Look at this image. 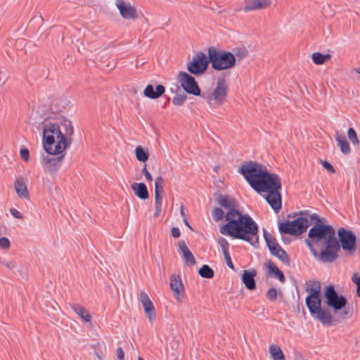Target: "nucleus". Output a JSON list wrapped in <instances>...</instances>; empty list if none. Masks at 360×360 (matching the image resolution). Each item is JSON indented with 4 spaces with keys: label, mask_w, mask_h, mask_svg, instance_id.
<instances>
[{
    "label": "nucleus",
    "mask_w": 360,
    "mask_h": 360,
    "mask_svg": "<svg viewBox=\"0 0 360 360\" xmlns=\"http://www.w3.org/2000/svg\"><path fill=\"white\" fill-rule=\"evenodd\" d=\"M43 125L42 146L47 153L41 164L46 173L55 175L64 158L62 155L72 142L74 127L68 119L60 117L54 122L45 121Z\"/></svg>",
    "instance_id": "nucleus-1"
},
{
    "label": "nucleus",
    "mask_w": 360,
    "mask_h": 360,
    "mask_svg": "<svg viewBox=\"0 0 360 360\" xmlns=\"http://www.w3.org/2000/svg\"><path fill=\"white\" fill-rule=\"evenodd\" d=\"M240 174L257 193H266L264 198L275 212L281 209V179L276 174L269 173L266 167L250 161L240 168Z\"/></svg>",
    "instance_id": "nucleus-2"
},
{
    "label": "nucleus",
    "mask_w": 360,
    "mask_h": 360,
    "mask_svg": "<svg viewBox=\"0 0 360 360\" xmlns=\"http://www.w3.org/2000/svg\"><path fill=\"white\" fill-rule=\"evenodd\" d=\"M305 243L313 256L321 262L330 263L338 257L340 245L330 226L316 224L309 229Z\"/></svg>",
    "instance_id": "nucleus-3"
},
{
    "label": "nucleus",
    "mask_w": 360,
    "mask_h": 360,
    "mask_svg": "<svg viewBox=\"0 0 360 360\" xmlns=\"http://www.w3.org/2000/svg\"><path fill=\"white\" fill-rule=\"evenodd\" d=\"M225 218L226 223L219 228L221 234L255 244L258 238V226L248 214L231 210L226 212Z\"/></svg>",
    "instance_id": "nucleus-4"
},
{
    "label": "nucleus",
    "mask_w": 360,
    "mask_h": 360,
    "mask_svg": "<svg viewBox=\"0 0 360 360\" xmlns=\"http://www.w3.org/2000/svg\"><path fill=\"white\" fill-rule=\"evenodd\" d=\"M229 86L225 78L219 77L212 91L204 93L202 98L212 110H217L224 104L228 97Z\"/></svg>",
    "instance_id": "nucleus-5"
},
{
    "label": "nucleus",
    "mask_w": 360,
    "mask_h": 360,
    "mask_svg": "<svg viewBox=\"0 0 360 360\" xmlns=\"http://www.w3.org/2000/svg\"><path fill=\"white\" fill-rule=\"evenodd\" d=\"M311 220L319 221L318 215L316 214H309L301 212L295 219L281 223L279 231L285 234L299 236L307 230Z\"/></svg>",
    "instance_id": "nucleus-6"
},
{
    "label": "nucleus",
    "mask_w": 360,
    "mask_h": 360,
    "mask_svg": "<svg viewBox=\"0 0 360 360\" xmlns=\"http://www.w3.org/2000/svg\"><path fill=\"white\" fill-rule=\"evenodd\" d=\"M207 53L212 68L215 70H231L236 66V57L231 51L210 47Z\"/></svg>",
    "instance_id": "nucleus-7"
},
{
    "label": "nucleus",
    "mask_w": 360,
    "mask_h": 360,
    "mask_svg": "<svg viewBox=\"0 0 360 360\" xmlns=\"http://www.w3.org/2000/svg\"><path fill=\"white\" fill-rule=\"evenodd\" d=\"M325 302L328 307H330L334 312L344 309L340 314L342 318L345 319L351 316V311L345 308L347 300L342 295H339L335 290L333 285H328L324 290Z\"/></svg>",
    "instance_id": "nucleus-8"
},
{
    "label": "nucleus",
    "mask_w": 360,
    "mask_h": 360,
    "mask_svg": "<svg viewBox=\"0 0 360 360\" xmlns=\"http://www.w3.org/2000/svg\"><path fill=\"white\" fill-rule=\"evenodd\" d=\"M209 62L205 54L202 52H199L193 57L190 62L187 63L186 68L191 74L201 75L207 69Z\"/></svg>",
    "instance_id": "nucleus-9"
},
{
    "label": "nucleus",
    "mask_w": 360,
    "mask_h": 360,
    "mask_svg": "<svg viewBox=\"0 0 360 360\" xmlns=\"http://www.w3.org/2000/svg\"><path fill=\"white\" fill-rule=\"evenodd\" d=\"M176 80L188 94L194 96H200L201 91L194 77L186 72H179Z\"/></svg>",
    "instance_id": "nucleus-10"
},
{
    "label": "nucleus",
    "mask_w": 360,
    "mask_h": 360,
    "mask_svg": "<svg viewBox=\"0 0 360 360\" xmlns=\"http://www.w3.org/2000/svg\"><path fill=\"white\" fill-rule=\"evenodd\" d=\"M338 233L342 250L345 251L347 254H353L356 250V236L354 233L342 228L338 230Z\"/></svg>",
    "instance_id": "nucleus-11"
},
{
    "label": "nucleus",
    "mask_w": 360,
    "mask_h": 360,
    "mask_svg": "<svg viewBox=\"0 0 360 360\" xmlns=\"http://www.w3.org/2000/svg\"><path fill=\"white\" fill-rule=\"evenodd\" d=\"M264 237L271 253L274 256L278 257L283 263L288 264V256L287 253L282 249V248L277 243L276 240L269 233L266 232L264 233Z\"/></svg>",
    "instance_id": "nucleus-12"
},
{
    "label": "nucleus",
    "mask_w": 360,
    "mask_h": 360,
    "mask_svg": "<svg viewBox=\"0 0 360 360\" xmlns=\"http://www.w3.org/2000/svg\"><path fill=\"white\" fill-rule=\"evenodd\" d=\"M115 6L122 18L131 20H135L138 18L136 8L131 3L124 0H116Z\"/></svg>",
    "instance_id": "nucleus-13"
},
{
    "label": "nucleus",
    "mask_w": 360,
    "mask_h": 360,
    "mask_svg": "<svg viewBox=\"0 0 360 360\" xmlns=\"http://www.w3.org/2000/svg\"><path fill=\"white\" fill-rule=\"evenodd\" d=\"M139 300L143 307L144 312L148 319V321L152 323L156 319V311L155 307L149 298L148 295L144 291H141L139 295Z\"/></svg>",
    "instance_id": "nucleus-14"
},
{
    "label": "nucleus",
    "mask_w": 360,
    "mask_h": 360,
    "mask_svg": "<svg viewBox=\"0 0 360 360\" xmlns=\"http://www.w3.org/2000/svg\"><path fill=\"white\" fill-rule=\"evenodd\" d=\"M271 4V0H245L244 11L248 12L264 10L269 7Z\"/></svg>",
    "instance_id": "nucleus-15"
},
{
    "label": "nucleus",
    "mask_w": 360,
    "mask_h": 360,
    "mask_svg": "<svg viewBox=\"0 0 360 360\" xmlns=\"http://www.w3.org/2000/svg\"><path fill=\"white\" fill-rule=\"evenodd\" d=\"M305 303L310 314L314 315L321 307V295H308Z\"/></svg>",
    "instance_id": "nucleus-16"
},
{
    "label": "nucleus",
    "mask_w": 360,
    "mask_h": 360,
    "mask_svg": "<svg viewBox=\"0 0 360 360\" xmlns=\"http://www.w3.org/2000/svg\"><path fill=\"white\" fill-rule=\"evenodd\" d=\"M169 285L174 296L179 300L181 294L184 292V286L180 276L172 275L170 278Z\"/></svg>",
    "instance_id": "nucleus-17"
},
{
    "label": "nucleus",
    "mask_w": 360,
    "mask_h": 360,
    "mask_svg": "<svg viewBox=\"0 0 360 360\" xmlns=\"http://www.w3.org/2000/svg\"><path fill=\"white\" fill-rule=\"evenodd\" d=\"M13 186L15 193L20 198L27 200L30 199L29 191L22 177L15 178Z\"/></svg>",
    "instance_id": "nucleus-18"
},
{
    "label": "nucleus",
    "mask_w": 360,
    "mask_h": 360,
    "mask_svg": "<svg viewBox=\"0 0 360 360\" xmlns=\"http://www.w3.org/2000/svg\"><path fill=\"white\" fill-rule=\"evenodd\" d=\"M178 247L179 249V252L184 257L186 264L189 266H193L195 264V259L191 251L188 249L187 245L186 244V242L184 240H179L178 242Z\"/></svg>",
    "instance_id": "nucleus-19"
},
{
    "label": "nucleus",
    "mask_w": 360,
    "mask_h": 360,
    "mask_svg": "<svg viewBox=\"0 0 360 360\" xmlns=\"http://www.w3.org/2000/svg\"><path fill=\"white\" fill-rule=\"evenodd\" d=\"M165 91V87L159 84L156 86L155 91L154 90V87L151 84H148L144 89L143 94L145 96L150 98H158L161 96Z\"/></svg>",
    "instance_id": "nucleus-20"
},
{
    "label": "nucleus",
    "mask_w": 360,
    "mask_h": 360,
    "mask_svg": "<svg viewBox=\"0 0 360 360\" xmlns=\"http://www.w3.org/2000/svg\"><path fill=\"white\" fill-rule=\"evenodd\" d=\"M256 275L255 271L244 270L242 274V281L245 287L250 290L255 288V276Z\"/></svg>",
    "instance_id": "nucleus-21"
},
{
    "label": "nucleus",
    "mask_w": 360,
    "mask_h": 360,
    "mask_svg": "<svg viewBox=\"0 0 360 360\" xmlns=\"http://www.w3.org/2000/svg\"><path fill=\"white\" fill-rule=\"evenodd\" d=\"M266 267L269 276L277 278L281 283L285 282V278L283 273L276 266L274 263L269 261L266 264Z\"/></svg>",
    "instance_id": "nucleus-22"
},
{
    "label": "nucleus",
    "mask_w": 360,
    "mask_h": 360,
    "mask_svg": "<svg viewBox=\"0 0 360 360\" xmlns=\"http://www.w3.org/2000/svg\"><path fill=\"white\" fill-rule=\"evenodd\" d=\"M316 318L323 324V325H332L333 323V316L330 311L327 309H319V311H316L314 314Z\"/></svg>",
    "instance_id": "nucleus-23"
},
{
    "label": "nucleus",
    "mask_w": 360,
    "mask_h": 360,
    "mask_svg": "<svg viewBox=\"0 0 360 360\" xmlns=\"http://www.w3.org/2000/svg\"><path fill=\"white\" fill-rule=\"evenodd\" d=\"M131 189L134 194L141 200H146L148 198V191L146 186L143 183H134L131 185Z\"/></svg>",
    "instance_id": "nucleus-24"
},
{
    "label": "nucleus",
    "mask_w": 360,
    "mask_h": 360,
    "mask_svg": "<svg viewBox=\"0 0 360 360\" xmlns=\"http://www.w3.org/2000/svg\"><path fill=\"white\" fill-rule=\"evenodd\" d=\"M218 203L223 207L228 209L229 210H236V200L229 196L225 195H221L218 198Z\"/></svg>",
    "instance_id": "nucleus-25"
},
{
    "label": "nucleus",
    "mask_w": 360,
    "mask_h": 360,
    "mask_svg": "<svg viewBox=\"0 0 360 360\" xmlns=\"http://www.w3.org/2000/svg\"><path fill=\"white\" fill-rule=\"evenodd\" d=\"M72 309L78 316L81 318L85 322H90L91 320V316L89 311L83 306L79 304H74Z\"/></svg>",
    "instance_id": "nucleus-26"
},
{
    "label": "nucleus",
    "mask_w": 360,
    "mask_h": 360,
    "mask_svg": "<svg viewBox=\"0 0 360 360\" xmlns=\"http://www.w3.org/2000/svg\"><path fill=\"white\" fill-rule=\"evenodd\" d=\"M335 140L338 142V144L340 146V150L342 153L349 154L351 152L350 146L343 135L336 132Z\"/></svg>",
    "instance_id": "nucleus-27"
},
{
    "label": "nucleus",
    "mask_w": 360,
    "mask_h": 360,
    "mask_svg": "<svg viewBox=\"0 0 360 360\" xmlns=\"http://www.w3.org/2000/svg\"><path fill=\"white\" fill-rule=\"evenodd\" d=\"M305 291L309 295H321V283L317 281H309L306 283Z\"/></svg>",
    "instance_id": "nucleus-28"
},
{
    "label": "nucleus",
    "mask_w": 360,
    "mask_h": 360,
    "mask_svg": "<svg viewBox=\"0 0 360 360\" xmlns=\"http://www.w3.org/2000/svg\"><path fill=\"white\" fill-rule=\"evenodd\" d=\"M70 105V101L68 99H63L61 101L55 100L52 102L50 110L53 112H60L68 108Z\"/></svg>",
    "instance_id": "nucleus-29"
},
{
    "label": "nucleus",
    "mask_w": 360,
    "mask_h": 360,
    "mask_svg": "<svg viewBox=\"0 0 360 360\" xmlns=\"http://www.w3.org/2000/svg\"><path fill=\"white\" fill-rule=\"evenodd\" d=\"M269 352L273 360H285L284 354L278 345H269Z\"/></svg>",
    "instance_id": "nucleus-30"
},
{
    "label": "nucleus",
    "mask_w": 360,
    "mask_h": 360,
    "mask_svg": "<svg viewBox=\"0 0 360 360\" xmlns=\"http://www.w3.org/2000/svg\"><path fill=\"white\" fill-rule=\"evenodd\" d=\"M330 58L331 56L330 54H323L320 52H315L311 55L313 63L317 65L324 64L326 62L328 61Z\"/></svg>",
    "instance_id": "nucleus-31"
},
{
    "label": "nucleus",
    "mask_w": 360,
    "mask_h": 360,
    "mask_svg": "<svg viewBox=\"0 0 360 360\" xmlns=\"http://www.w3.org/2000/svg\"><path fill=\"white\" fill-rule=\"evenodd\" d=\"M135 155L136 159L140 161L145 162L148 160L149 154L148 153L143 149V148L141 146H138L135 148Z\"/></svg>",
    "instance_id": "nucleus-32"
},
{
    "label": "nucleus",
    "mask_w": 360,
    "mask_h": 360,
    "mask_svg": "<svg viewBox=\"0 0 360 360\" xmlns=\"http://www.w3.org/2000/svg\"><path fill=\"white\" fill-rule=\"evenodd\" d=\"M198 274L201 277L205 278H212L214 276V271L207 264H204L199 269Z\"/></svg>",
    "instance_id": "nucleus-33"
},
{
    "label": "nucleus",
    "mask_w": 360,
    "mask_h": 360,
    "mask_svg": "<svg viewBox=\"0 0 360 360\" xmlns=\"http://www.w3.org/2000/svg\"><path fill=\"white\" fill-rule=\"evenodd\" d=\"M233 56L236 57V63L237 61L240 62L248 56V51L246 49H233Z\"/></svg>",
    "instance_id": "nucleus-34"
},
{
    "label": "nucleus",
    "mask_w": 360,
    "mask_h": 360,
    "mask_svg": "<svg viewBox=\"0 0 360 360\" xmlns=\"http://www.w3.org/2000/svg\"><path fill=\"white\" fill-rule=\"evenodd\" d=\"M347 136L353 145L357 146L359 144V140L354 129L349 128L347 130Z\"/></svg>",
    "instance_id": "nucleus-35"
},
{
    "label": "nucleus",
    "mask_w": 360,
    "mask_h": 360,
    "mask_svg": "<svg viewBox=\"0 0 360 360\" xmlns=\"http://www.w3.org/2000/svg\"><path fill=\"white\" fill-rule=\"evenodd\" d=\"M187 98V96L186 94H177L172 99V103L174 105L179 106L184 103Z\"/></svg>",
    "instance_id": "nucleus-36"
},
{
    "label": "nucleus",
    "mask_w": 360,
    "mask_h": 360,
    "mask_svg": "<svg viewBox=\"0 0 360 360\" xmlns=\"http://www.w3.org/2000/svg\"><path fill=\"white\" fill-rule=\"evenodd\" d=\"M212 215L214 221H219L224 218V212L221 209L217 207L213 210Z\"/></svg>",
    "instance_id": "nucleus-37"
},
{
    "label": "nucleus",
    "mask_w": 360,
    "mask_h": 360,
    "mask_svg": "<svg viewBox=\"0 0 360 360\" xmlns=\"http://www.w3.org/2000/svg\"><path fill=\"white\" fill-rule=\"evenodd\" d=\"M352 281L356 285V295L360 297V276L358 273H354L352 276Z\"/></svg>",
    "instance_id": "nucleus-38"
},
{
    "label": "nucleus",
    "mask_w": 360,
    "mask_h": 360,
    "mask_svg": "<svg viewBox=\"0 0 360 360\" xmlns=\"http://www.w3.org/2000/svg\"><path fill=\"white\" fill-rule=\"evenodd\" d=\"M164 179L161 176L155 178V190L163 191Z\"/></svg>",
    "instance_id": "nucleus-39"
},
{
    "label": "nucleus",
    "mask_w": 360,
    "mask_h": 360,
    "mask_svg": "<svg viewBox=\"0 0 360 360\" xmlns=\"http://www.w3.org/2000/svg\"><path fill=\"white\" fill-rule=\"evenodd\" d=\"M219 244L221 248L223 253L229 252V243L225 238H221L219 240Z\"/></svg>",
    "instance_id": "nucleus-40"
},
{
    "label": "nucleus",
    "mask_w": 360,
    "mask_h": 360,
    "mask_svg": "<svg viewBox=\"0 0 360 360\" xmlns=\"http://www.w3.org/2000/svg\"><path fill=\"white\" fill-rule=\"evenodd\" d=\"M11 246V243L9 240L6 237L0 238V248L4 250L9 249Z\"/></svg>",
    "instance_id": "nucleus-41"
},
{
    "label": "nucleus",
    "mask_w": 360,
    "mask_h": 360,
    "mask_svg": "<svg viewBox=\"0 0 360 360\" xmlns=\"http://www.w3.org/2000/svg\"><path fill=\"white\" fill-rule=\"evenodd\" d=\"M21 158L26 162L30 160V152L27 148H21L20 150Z\"/></svg>",
    "instance_id": "nucleus-42"
},
{
    "label": "nucleus",
    "mask_w": 360,
    "mask_h": 360,
    "mask_svg": "<svg viewBox=\"0 0 360 360\" xmlns=\"http://www.w3.org/2000/svg\"><path fill=\"white\" fill-rule=\"evenodd\" d=\"M162 191H160L158 190H155V205H162Z\"/></svg>",
    "instance_id": "nucleus-43"
},
{
    "label": "nucleus",
    "mask_w": 360,
    "mask_h": 360,
    "mask_svg": "<svg viewBox=\"0 0 360 360\" xmlns=\"http://www.w3.org/2000/svg\"><path fill=\"white\" fill-rule=\"evenodd\" d=\"M266 295L270 300H275L277 298V290L276 288H269L267 291Z\"/></svg>",
    "instance_id": "nucleus-44"
},
{
    "label": "nucleus",
    "mask_w": 360,
    "mask_h": 360,
    "mask_svg": "<svg viewBox=\"0 0 360 360\" xmlns=\"http://www.w3.org/2000/svg\"><path fill=\"white\" fill-rule=\"evenodd\" d=\"M10 213L15 218L18 219H22L24 217V215L22 213H21L20 211H18L15 208H11L10 209Z\"/></svg>",
    "instance_id": "nucleus-45"
},
{
    "label": "nucleus",
    "mask_w": 360,
    "mask_h": 360,
    "mask_svg": "<svg viewBox=\"0 0 360 360\" xmlns=\"http://www.w3.org/2000/svg\"><path fill=\"white\" fill-rule=\"evenodd\" d=\"M224 255V259H225V262L227 264V266L233 269H234V266H233V264L231 261V256H230V254H229V252H224L223 253Z\"/></svg>",
    "instance_id": "nucleus-46"
},
{
    "label": "nucleus",
    "mask_w": 360,
    "mask_h": 360,
    "mask_svg": "<svg viewBox=\"0 0 360 360\" xmlns=\"http://www.w3.org/2000/svg\"><path fill=\"white\" fill-rule=\"evenodd\" d=\"M321 163L322 165V166L326 169L328 172H331V173H335V170L333 167V166L328 162L326 161V160H321Z\"/></svg>",
    "instance_id": "nucleus-47"
},
{
    "label": "nucleus",
    "mask_w": 360,
    "mask_h": 360,
    "mask_svg": "<svg viewBox=\"0 0 360 360\" xmlns=\"http://www.w3.org/2000/svg\"><path fill=\"white\" fill-rule=\"evenodd\" d=\"M142 173L144 174L147 181L151 182L153 181V176L150 174V173L148 172V170L147 169L146 165H144V167H143Z\"/></svg>",
    "instance_id": "nucleus-48"
},
{
    "label": "nucleus",
    "mask_w": 360,
    "mask_h": 360,
    "mask_svg": "<svg viewBox=\"0 0 360 360\" xmlns=\"http://www.w3.org/2000/svg\"><path fill=\"white\" fill-rule=\"evenodd\" d=\"M171 232H172V236L175 238H178L180 237L181 236V232H180V230L179 228H176V227H173L171 230Z\"/></svg>",
    "instance_id": "nucleus-49"
},
{
    "label": "nucleus",
    "mask_w": 360,
    "mask_h": 360,
    "mask_svg": "<svg viewBox=\"0 0 360 360\" xmlns=\"http://www.w3.org/2000/svg\"><path fill=\"white\" fill-rule=\"evenodd\" d=\"M117 356L118 360H124V354L121 347L117 349Z\"/></svg>",
    "instance_id": "nucleus-50"
},
{
    "label": "nucleus",
    "mask_w": 360,
    "mask_h": 360,
    "mask_svg": "<svg viewBox=\"0 0 360 360\" xmlns=\"http://www.w3.org/2000/svg\"><path fill=\"white\" fill-rule=\"evenodd\" d=\"M161 207H162V205H155V210L154 212L155 217H157L160 215V214L161 212Z\"/></svg>",
    "instance_id": "nucleus-51"
},
{
    "label": "nucleus",
    "mask_w": 360,
    "mask_h": 360,
    "mask_svg": "<svg viewBox=\"0 0 360 360\" xmlns=\"http://www.w3.org/2000/svg\"><path fill=\"white\" fill-rule=\"evenodd\" d=\"M180 214L183 219L186 218V214L184 212V207L183 205H181L180 207Z\"/></svg>",
    "instance_id": "nucleus-52"
},
{
    "label": "nucleus",
    "mask_w": 360,
    "mask_h": 360,
    "mask_svg": "<svg viewBox=\"0 0 360 360\" xmlns=\"http://www.w3.org/2000/svg\"><path fill=\"white\" fill-rule=\"evenodd\" d=\"M184 220V222L185 224V225L188 228L190 229L191 230H192V227L191 226V225L189 224L188 220H187V218H185V219H183Z\"/></svg>",
    "instance_id": "nucleus-53"
},
{
    "label": "nucleus",
    "mask_w": 360,
    "mask_h": 360,
    "mask_svg": "<svg viewBox=\"0 0 360 360\" xmlns=\"http://www.w3.org/2000/svg\"><path fill=\"white\" fill-rule=\"evenodd\" d=\"M138 360H143L141 357H139Z\"/></svg>",
    "instance_id": "nucleus-54"
}]
</instances>
